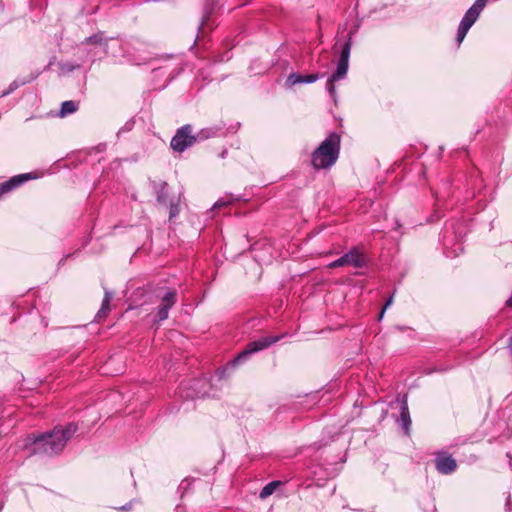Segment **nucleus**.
Segmentation results:
<instances>
[{
	"label": "nucleus",
	"instance_id": "18",
	"mask_svg": "<svg viewBox=\"0 0 512 512\" xmlns=\"http://www.w3.org/2000/svg\"><path fill=\"white\" fill-rule=\"evenodd\" d=\"M78 108H79V102H76L73 100L64 101L61 104V108H60L58 115L62 118L66 117L67 115L75 113L78 110Z\"/></svg>",
	"mask_w": 512,
	"mask_h": 512
},
{
	"label": "nucleus",
	"instance_id": "29",
	"mask_svg": "<svg viewBox=\"0 0 512 512\" xmlns=\"http://www.w3.org/2000/svg\"><path fill=\"white\" fill-rule=\"evenodd\" d=\"M338 44H339V39L336 40V43L334 44L333 46V50L336 51L337 47H338Z\"/></svg>",
	"mask_w": 512,
	"mask_h": 512
},
{
	"label": "nucleus",
	"instance_id": "4",
	"mask_svg": "<svg viewBox=\"0 0 512 512\" xmlns=\"http://www.w3.org/2000/svg\"><path fill=\"white\" fill-rule=\"evenodd\" d=\"M357 32V27L351 29L347 35V38L340 49V57L337 62L335 72H333L326 83V89L331 97L336 95L335 82L345 78L349 68V58L353 43V36Z\"/></svg>",
	"mask_w": 512,
	"mask_h": 512
},
{
	"label": "nucleus",
	"instance_id": "5",
	"mask_svg": "<svg viewBox=\"0 0 512 512\" xmlns=\"http://www.w3.org/2000/svg\"><path fill=\"white\" fill-rule=\"evenodd\" d=\"M368 260L365 252L360 246H353L340 258L328 264V268L335 269L343 266H353L357 269L367 267Z\"/></svg>",
	"mask_w": 512,
	"mask_h": 512
},
{
	"label": "nucleus",
	"instance_id": "16",
	"mask_svg": "<svg viewBox=\"0 0 512 512\" xmlns=\"http://www.w3.org/2000/svg\"><path fill=\"white\" fill-rule=\"evenodd\" d=\"M36 77H37V75L31 74L28 77L23 78V79H15L14 81H12L9 84V87L0 94V97L3 98V97H6V96L12 94L19 87L31 83L34 79H36Z\"/></svg>",
	"mask_w": 512,
	"mask_h": 512
},
{
	"label": "nucleus",
	"instance_id": "19",
	"mask_svg": "<svg viewBox=\"0 0 512 512\" xmlns=\"http://www.w3.org/2000/svg\"><path fill=\"white\" fill-rule=\"evenodd\" d=\"M280 485H281V482L279 480H274V481L269 482L262 488V490L259 493V497L261 499L267 498L268 496L272 495L273 492L276 490V488Z\"/></svg>",
	"mask_w": 512,
	"mask_h": 512
},
{
	"label": "nucleus",
	"instance_id": "3",
	"mask_svg": "<svg viewBox=\"0 0 512 512\" xmlns=\"http://www.w3.org/2000/svg\"><path fill=\"white\" fill-rule=\"evenodd\" d=\"M340 153V135L330 133L324 141L312 152L311 164L314 169H326L332 166Z\"/></svg>",
	"mask_w": 512,
	"mask_h": 512
},
{
	"label": "nucleus",
	"instance_id": "32",
	"mask_svg": "<svg viewBox=\"0 0 512 512\" xmlns=\"http://www.w3.org/2000/svg\"><path fill=\"white\" fill-rule=\"evenodd\" d=\"M225 203H219V202H216L215 206H222L224 205Z\"/></svg>",
	"mask_w": 512,
	"mask_h": 512
},
{
	"label": "nucleus",
	"instance_id": "6",
	"mask_svg": "<svg viewBox=\"0 0 512 512\" xmlns=\"http://www.w3.org/2000/svg\"><path fill=\"white\" fill-rule=\"evenodd\" d=\"M192 125L185 124L176 130L175 135L170 141V148L174 152L182 153L192 147L195 143V137L192 133Z\"/></svg>",
	"mask_w": 512,
	"mask_h": 512
},
{
	"label": "nucleus",
	"instance_id": "15",
	"mask_svg": "<svg viewBox=\"0 0 512 512\" xmlns=\"http://www.w3.org/2000/svg\"><path fill=\"white\" fill-rule=\"evenodd\" d=\"M398 423L405 431V434L408 435L409 429L411 426V418H410V413H409L408 404H407L406 400L402 401V403H401L400 416L398 419Z\"/></svg>",
	"mask_w": 512,
	"mask_h": 512
},
{
	"label": "nucleus",
	"instance_id": "22",
	"mask_svg": "<svg viewBox=\"0 0 512 512\" xmlns=\"http://www.w3.org/2000/svg\"><path fill=\"white\" fill-rule=\"evenodd\" d=\"M180 212L179 202L171 200L169 203V219L177 217Z\"/></svg>",
	"mask_w": 512,
	"mask_h": 512
},
{
	"label": "nucleus",
	"instance_id": "2",
	"mask_svg": "<svg viewBox=\"0 0 512 512\" xmlns=\"http://www.w3.org/2000/svg\"><path fill=\"white\" fill-rule=\"evenodd\" d=\"M286 334L281 335H267L257 340L250 341L246 344L244 349L240 351L232 360L228 361L225 366L216 370V375L219 379H224L229 376L230 372L234 371L239 365L247 362L250 357L260 351L269 348L271 345L280 341Z\"/></svg>",
	"mask_w": 512,
	"mask_h": 512
},
{
	"label": "nucleus",
	"instance_id": "28",
	"mask_svg": "<svg viewBox=\"0 0 512 512\" xmlns=\"http://www.w3.org/2000/svg\"><path fill=\"white\" fill-rule=\"evenodd\" d=\"M207 19H208V17H204V18H203V20H202L201 24L199 25V29H202V28H203V26L205 25V22H206V20H207Z\"/></svg>",
	"mask_w": 512,
	"mask_h": 512
},
{
	"label": "nucleus",
	"instance_id": "1",
	"mask_svg": "<svg viewBox=\"0 0 512 512\" xmlns=\"http://www.w3.org/2000/svg\"><path fill=\"white\" fill-rule=\"evenodd\" d=\"M77 431L78 425L70 422L64 427L55 426L43 433H31L23 439L22 448L29 455L56 456L64 450L67 442Z\"/></svg>",
	"mask_w": 512,
	"mask_h": 512
},
{
	"label": "nucleus",
	"instance_id": "13",
	"mask_svg": "<svg viewBox=\"0 0 512 512\" xmlns=\"http://www.w3.org/2000/svg\"><path fill=\"white\" fill-rule=\"evenodd\" d=\"M112 292L107 288H104V298L101 303V307L95 316V321L100 323L102 322L108 315L110 311V302L112 299Z\"/></svg>",
	"mask_w": 512,
	"mask_h": 512
},
{
	"label": "nucleus",
	"instance_id": "30",
	"mask_svg": "<svg viewBox=\"0 0 512 512\" xmlns=\"http://www.w3.org/2000/svg\"><path fill=\"white\" fill-rule=\"evenodd\" d=\"M226 154H227V150H224L221 152L220 157L224 158L226 156Z\"/></svg>",
	"mask_w": 512,
	"mask_h": 512
},
{
	"label": "nucleus",
	"instance_id": "10",
	"mask_svg": "<svg viewBox=\"0 0 512 512\" xmlns=\"http://www.w3.org/2000/svg\"><path fill=\"white\" fill-rule=\"evenodd\" d=\"M110 40H114V37H106L105 32L98 31L93 35L85 38V40L82 42V45L95 46L96 48L100 49L102 56H106L108 54V42Z\"/></svg>",
	"mask_w": 512,
	"mask_h": 512
},
{
	"label": "nucleus",
	"instance_id": "26",
	"mask_svg": "<svg viewBox=\"0 0 512 512\" xmlns=\"http://www.w3.org/2000/svg\"><path fill=\"white\" fill-rule=\"evenodd\" d=\"M506 510L510 511L511 509V495L508 493L505 503Z\"/></svg>",
	"mask_w": 512,
	"mask_h": 512
},
{
	"label": "nucleus",
	"instance_id": "24",
	"mask_svg": "<svg viewBox=\"0 0 512 512\" xmlns=\"http://www.w3.org/2000/svg\"><path fill=\"white\" fill-rule=\"evenodd\" d=\"M392 301H393V297H392V296H391V297H389V298L386 300L385 305H384L383 309L381 310V312H380V314H379L378 320H381V319H382V317H383V315H384V313H385L386 308H387L388 306H390V305H391Z\"/></svg>",
	"mask_w": 512,
	"mask_h": 512
},
{
	"label": "nucleus",
	"instance_id": "20",
	"mask_svg": "<svg viewBox=\"0 0 512 512\" xmlns=\"http://www.w3.org/2000/svg\"><path fill=\"white\" fill-rule=\"evenodd\" d=\"M479 13L473 10L471 7L466 11L465 15L463 16L462 20L460 21L463 24H466L469 27H472V25L476 22V20L479 17Z\"/></svg>",
	"mask_w": 512,
	"mask_h": 512
},
{
	"label": "nucleus",
	"instance_id": "9",
	"mask_svg": "<svg viewBox=\"0 0 512 512\" xmlns=\"http://www.w3.org/2000/svg\"><path fill=\"white\" fill-rule=\"evenodd\" d=\"M37 175L34 173H23L16 176L11 177L9 180L0 183V198L18 188L26 181L31 179H36Z\"/></svg>",
	"mask_w": 512,
	"mask_h": 512
},
{
	"label": "nucleus",
	"instance_id": "12",
	"mask_svg": "<svg viewBox=\"0 0 512 512\" xmlns=\"http://www.w3.org/2000/svg\"><path fill=\"white\" fill-rule=\"evenodd\" d=\"M325 73H311L302 75L296 72L291 73L287 78V83L290 85L296 84H310L316 82L318 79L323 78Z\"/></svg>",
	"mask_w": 512,
	"mask_h": 512
},
{
	"label": "nucleus",
	"instance_id": "11",
	"mask_svg": "<svg viewBox=\"0 0 512 512\" xmlns=\"http://www.w3.org/2000/svg\"><path fill=\"white\" fill-rule=\"evenodd\" d=\"M150 185L156 195V201L160 205L168 204V183L166 181L150 180Z\"/></svg>",
	"mask_w": 512,
	"mask_h": 512
},
{
	"label": "nucleus",
	"instance_id": "27",
	"mask_svg": "<svg viewBox=\"0 0 512 512\" xmlns=\"http://www.w3.org/2000/svg\"><path fill=\"white\" fill-rule=\"evenodd\" d=\"M148 59H150V56H149V55H143V56H140L137 60H140V61H147Z\"/></svg>",
	"mask_w": 512,
	"mask_h": 512
},
{
	"label": "nucleus",
	"instance_id": "31",
	"mask_svg": "<svg viewBox=\"0 0 512 512\" xmlns=\"http://www.w3.org/2000/svg\"><path fill=\"white\" fill-rule=\"evenodd\" d=\"M75 68H76L75 66H68V68H67V69H68L69 71H72V70H74Z\"/></svg>",
	"mask_w": 512,
	"mask_h": 512
},
{
	"label": "nucleus",
	"instance_id": "23",
	"mask_svg": "<svg viewBox=\"0 0 512 512\" xmlns=\"http://www.w3.org/2000/svg\"><path fill=\"white\" fill-rule=\"evenodd\" d=\"M486 3L487 0H476L474 4L471 6V8L480 14L481 11L486 6Z\"/></svg>",
	"mask_w": 512,
	"mask_h": 512
},
{
	"label": "nucleus",
	"instance_id": "8",
	"mask_svg": "<svg viewBox=\"0 0 512 512\" xmlns=\"http://www.w3.org/2000/svg\"><path fill=\"white\" fill-rule=\"evenodd\" d=\"M435 468L443 475L452 474L457 469V462L447 451H439L435 454Z\"/></svg>",
	"mask_w": 512,
	"mask_h": 512
},
{
	"label": "nucleus",
	"instance_id": "14",
	"mask_svg": "<svg viewBox=\"0 0 512 512\" xmlns=\"http://www.w3.org/2000/svg\"><path fill=\"white\" fill-rule=\"evenodd\" d=\"M223 130V127L221 126H212V127H206L201 130H199L196 134H194L195 137V143L205 141L209 138H213L216 136H219Z\"/></svg>",
	"mask_w": 512,
	"mask_h": 512
},
{
	"label": "nucleus",
	"instance_id": "17",
	"mask_svg": "<svg viewBox=\"0 0 512 512\" xmlns=\"http://www.w3.org/2000/svg\"><path fill=\"white\" fill-rule=\"evenodd\" d=\"M148 43L145 41H142L139 38H131L130 41L127 42V49L126 52L128 54H131L132 51L134 52H142L146 53L148 48Z\"/></svg>",
	"mask_w": 512,
	"mask_h": 512
},
{
	"label": "nucleus",
	"instance_id": "21",
	"mask_svg": "<svg viewBox=\"0 0 512 512\" xmlns=\"http://www.w3.org/2000/svg\"><path fill=\"white\" fill-rule=\"evenodd\" d=\"M470 28L471 27L460 22V24L458 26L457 34H456V40L459 44L464 40V38Z\"/></svg>",
	"mask_w": 512,
	"mask_h": 512
},
{
	"label": "nucleus",
	"instance_id": "25",
	"mask_svg": "<svg viewBox=\"0 0 512 512\" xmlns=\"http://www.w3.org/2000/svg\"><path fill=\"white\" fill-rule=\"evenodd\" d=\"M132 509V502H129L123 506L117 508L121 512H129Z\"/></svg>",
	"mask_w": 512,
	"mask_h": 512
},
{
	"label": "nucleus",
	"instance_id": "7",
	"mask_svg": "<svg viewBox=\"0 0 512 512\" xmlns=\"http://www.w3.org/2000/svg\"><path fill=\"white\" fill-rule=\"evenodd\" d=\"M163 290H164V288H158L155 291L161 301L157 308V313H156V318H157L158 322H162V321L168 319L169 310L177 302V291L175 288L165 289L164 293L162 295H160V292Z\"/></svg>",
	"mask_w": 512,
	"mask_h": 512
}]
</instances>
